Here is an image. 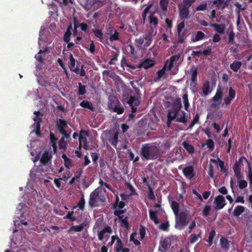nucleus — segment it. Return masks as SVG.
<instances>
[{
  "mask_svg": "<svg viewBox=\"0 0 252 252\" xmlns=\"http://www.w3.org/2000/svg\"><path fill=\"white\" fill-rule=\"evenodd\" d=\"M141 155L143 159H156L160 157L159 148L149 144H144L141 148Z\"/></svg>",
  "mask_w": 252,
  "mask_h": 252,
  "instance_id": "obj_1",
  "label": "nucleus"
},
{
  "mask_svg": "<svg viewBox=\"0 0 252 252\" xmlns=\"http://www.w3.org/2000/svg\"><path fill=\"white\" fill-rule=\"evenodd\" d=\"M177 216L178 217L176 220V226L179 229H183L189 223L188 214L187 211H182L179 213Z\"/></svg>",
  "mask_w": 252,
  "mask_h": 252,
  "instance_id": "obj_2",
  "label": "nucleus"
},
{
  "mask_svg": "<svg viewBox=\"0 0 252 252\" xmlns=\"http://www.w3.org/2000/svg\"><path fill=\"white\" fill-rule=\"evenodd\" d=\"M124 103L129 105L131 108V112L135 113L137 110V107L140 104L139 99L135 96H130L129 98H125L123 100Z\"/></svg>",
  "mask_w": 252,
  "mask_h": 252,
  "instance_id": "obj_3",
  "label": "nucleus"
},
{
  "mask_svg": "<svg viewBox=\"0 0 252 252\" xmlns=\"http://www.w3.org/2000/svg\"><path fill=\"white\" fill-rule=\"evenodd\" d=\"M99 199L102 200L100 198V193L97 189H95L90 193L89 201V206L92 208L98 206Z\"/></svg>",
  "mask_w": 252,
  "mask_h": 252,
  "instance_id": "obj_4",
  "label": "nucleus"
},
{
  "mask_svg": "<svg viewBox=\"0 0 252 252\" xmlns=\"http://www.w3.org/2000/svg\"><path fill=\"white\" fill-rule=\"evenodd\" d=\"M214 203V209L216 211L222 209L226 205L225 198L221 195H219L215 197Z\"/></svg>",
  "mask_w": 252,
  "mask_h": 252,
  "instance_id": "obj_5",
  "label": "nucleus"
},
{
  "mask_svg": "<svg viewBox=\"0 0 252 252\" xmlns=\"http://www.w3.org/2000/svg\"><path fill=\"white\" fill-rule=\"evenodd\" d=\"M197 67L193 65L190 68L189 73L191 74V83L190 85L193 87H195L197 85V76L198 74Z\"/></svg>",
  "mask_w": 252,
  "mask_h": 252,
  "instance_id": "obj_6",
  "label": "nucleus"
},
{
  "mask_svg": "<svg viewBox=\"0 0 252 252\" xmlns=\"http://www.w3.org/2000/svg\"><path fill=\"white\" fill-rule=\"evenodd\" d=\"M184 175L188 179L191 180L195 176V173L192 165H189L183 169Z\"/></svg>",
  "mask_w": 252,
  "mask_h": 252,
  "instance_id": "obj_7",
  "label": "nucleus"
},
{
  "mask_svg": "<svg viewBox=\"0 0 252 252\" xmlns=\"http://www.w3.org/2000/svg\"><path fill=\"white\" fill-rule=\"evenodd\" d=\"M179 13L180 18L182 20L187 19L189 18V8L179 4Z\"/></svg>",
  "mask_w": 252,
  "mask_h": 252,
  "instance_id": "obj_8",
  "label": "nucleus"
},
{
  "mask_svg": "<svg viewBox=\"0 0 252 252\" xmlns=\"http://www.w3.org/2000/svg\"><path fill=\"white\" fill-rule=\"evenodd\" d=\"M79 3L86 11H89L93 8L95 0H78Z\"/></svg>",
  "mask_w": 252,
  "mask_h": 252,
  "instance_id": "obj_9",
  "label": "nucleus"
},
{
  "mask_svg": "<svg viewBox=\"0 0 252 252\" xmlns=\"http://www.w3.org/2000/svg\"><path fill=\"white\" fill-rule=\"evenodd\" d=\"M245 160L248 164V178L250 181V184L252 185V169L251 168V165L249 162V161L247 160V159L244 157V156L241 157L240 158L238 161H236V162L239 164V165H243V160Z\"/></svg>",
  "mask_w": 252,
  "mask_h": 252,
  "instance_id": "obj_10",
  "label": "nucleus"
},
{
  "mask_svg": "<svg viewBox=\"0 0 252 252\" xmlns=\"http://www.w3.org/2000/svg\"><path fill=\"white\" fill-rule=\"evenodd\" d=\"M236 91L232 87H230L228 91V95L224 99V102L226 106H228L231 103V101L234 99Z\"/></svg>",
  "mask_w": 252,
  "mask_h": 252,
  "instance_id": "obj_11",
  "label": "nucleus"
},
{
  "mask_svg": "<svg viewBox=\"0 0 252 252\" xmlns=\"http://www.w3.org/2000/svg\"><path fill=\"white\" fill-rule=\"evenodd\" d=\"M212 53V49L211 48H208L205 50H204L203 51H192L191 52V56L193 57V58H195L196 57H199V56L201 54H203L205 56H208Z\"/></svg>",
  "mask_w": 252,
  "mask_h": 252,
  "instance_id": "obj_12",
  "label": "nucleus"
},
{
  "mask_svg": "<svg viewBox=\"0 0 252 252\" xmlns=\"http://www.w3.org/2000/svg\"><path fill=\"white\" fill-rule=\"evenodd\" d=\"M155 65V62L154 60L147 59L145 60L143 62H141L139 65V67L143 68L144 69H148L153 67Z\"/></svg>",
  "mask_w": 252,
  "mask_h": 252,
  "instance_id": "obj_13",
  "label": "nucleus"
},
{
  "mask_svg": "<svg viewBox=\"0 0 252 252\" xmlns=\"http://www.w3.org/2000/svg\"><path fill=\"white\" fill-rule=\"evenodd\" d=\"M121 104L118 98L114 95H110L109 97L108 106L112 110L114 107Z\"/></svg>",
  "mask_w": 252,
  "mask_h": 252,
  "instance_id": "obj_14",
  "label": "nucleus"
},
{
  "mask_svg": "<svg viewBox=\"0 0 252 252\" xmlns=\"http://www.w3.org/2000/svg\"><path fill=\"white\" fill-rule=\"evenodd\" d=\"M109 234L112 233V230L110 226L107 225L98 233V239L99 241H102L104 237V235L106 233Z\"/></svg>",
  "mask_w": 252,
  "mask_h": 252,
  "instance_id": "obj_15",
  "label": "nucleus"
},
{
  "mask_svg": "<svg viewBox=\"0 0 252 252\" xmlns=\"http://www.w3.org/2000/svg\"><path fill=\"white\" fill-rule=\"evenodd\" d=\"M52 155L48 152H45L42 155L40 159V163L42 164L45 165L49 162H50L52 159Z\"/></svg>",
  "mask_w": 252,
  "mask_h": 252,
  "instance_id": "obj_16",
  "label": "nucleus"
},
{
  "mask_svg": "<svg viewBox=\"0 0 252 252\" xmlns=\"http://www.w3.org/2000/svg\"><path fill=\"white\" fill-rule=\"evenodd\" d=\"M210 26L212 28H214L215 31L220 34H223L224 32L225 26L224 25L222 24H210Z\"/></svg>",
  "mask_w": 252,
  "mask_h": 252,
  "instance_id": "obj_17",
  "label": "nucleus"
},
{
  "mask_svg": "<svg viewBox=\"0 0 252 252\" xmlns=\"http://www.w3.org/2000/svg\"><path fill=\"white\" fill-rule=\"evenodd\" d=\"M171 243L170 240L167 238H164L161 240L159 243V248L162 249V251H167L170 247Z\"/></svg>",
  "mask_w": 252,
  "mask_h": 252,
  "instance_id": "obj_18",
  "label": "nucleus"
},
{
  "mask_svg": "<svg viewBox=\"0 0 252 252\" xmlns=\"http://www.w3.org/2000/svg\"><path fill=\"white\" fill-rule=\"evenodd\" d=\"M87 225V224L83 222L78 225H73L68 230V233H70L71 231H74V232H81L83 230L84 227Z\"/></svg>",
  "mask_w": 252,
  "mask_h": 252,
  "instance_id": "obj_19",
  "label": "nucleus"
},
{
  "mask_svg": "<svg viewBox=\"0 0 252 252\" xmlns=\"http://www.w3.org/2000/svg\"><path fill=\"white\" fill-rule=\"evenodd\" d=\"M92 31L93 33H94L95 36L98 38L99 41L103 43L104 42V39L102 30L96 29H92Z\"/></svg>",
  "mask_w": 252,
  "mask_h": 252,
  "instance_id": "obj_20",
  "label": "nucleus"
},
{
  "mask_svg": "<svg viewBox=\"0 0 252 252\" xmlns=\"http://www.w3.org/2000/svg\"><path fill=\"white\" fill-rule=\"evenodd\" d=\"M56 126L57 129L59 131L64 129L67 126V123L65 120L59 118L57 119Z\"/></svg>",
  "mask_w": 252,
  "mask_h": 252,
  "instance_id": "obj_21",
  "label": "nucleus"
},
{
  "mask_svg": "<svg viewBox=\"0 0 252 252\" xmlns=\"http://www.w3.org/2000/svg\"><path fill=\"white\" fill-rule=\"evenodd\" d=\"M245 239L248 243L252 242V226H247L245 232Z\"/></svg>",
  "mask_w": 252,
  "mask_h": 252,
  "instance_id": "obj_22",
  "label": "nucleus"
},
{
  "mask_svg": "<svg viewBox=\"0 0 252 252\" xmlns=\"http://www.w3.org/2000/svg\"><path fill=\"white\" fill-rule=\"evenodd\" d=\"M64 160V165L68 169L72 167V160L68 158L65 154H63L62 156Z\"/></svg>",
  "mask_w": 252,
  "mask_h": 252,
  "instance_id": "obj_23",
  "label": "nucleus"
},
{
  "mask_svg": "<svg viewBox=\"0 0 252 252\" xmlns=\"http://www.w3.org/2000/svg\"><path fill=\"white\" fill-rule=\"evenodd\" d=\"M229 242L228 239L224 237H222L220 239V245L221 247L227 251L229 249Z\"/></svg>",
  "mask_w": 252,
  "mask_h": 252,
  "instance_id": "obj_24",
  "label": "nucleus"
},
{
  "mask_svg": "<svg viewBox=\"0 0 252 252\" xmlns=\"http://www.w3.org/2000/svg\"><path fill=\"white\" fill-rule=\"evenodd\" d=\"M211 161L214 163H216L217 162L219 166L220 167V171L223 173H226V176L227 175V169L226 168V167H224V162L223 161H222L221 160H220L219 158H217V160H215V159H211Z\"/></svg>",
  "mask_w": 252,
  "mask_h": 252,
  "instance_id": "obj_25",
  "label": "nucleus"
},
{
  "mask_svg": "<svg viewBox=\"0 0 252 252\" xmlns=\"http://www.w3.org/2000/svg\"><path fill=\"white\" fill-rule=\"evenodd\" d=\"M242 66V63L240 61H234L230 65V68L233 71L237 72Z\"/></svg>",
  "mask_w": 252,
  "mask_h": 252,
  "instance_id": "obj_26",
  "label": "nucleus"
},
{
  "mask_svg": "<svg viewBox=\"0 0 252 252\" xmlns=\"http://www.w3.org/2000/svg\"><path fill=\"white\" fill-rule=\"evenodd\" d=\"M118 135L119 132L116 131L114 133L113 136L108 139L109 141L115 148H117V145L118 142Z\"/></svg>",
  "mask_w": 252,
  "mask_h": 252,
  "instance_id": "obj_27",
  "label": "nucleus"
},
{
  "mask_svg": "<svg viewBox=\"0 0 252 252\" xmlns=\"http://www.w3.org/2000/svg\"><path fill=\"white\" fill-rule=\"evenodd\" d=\"M182 107L181 99L180 97L176 98L173 101L171 108L180 111Z\"/></svg>",
  "mask_w": 252,
  "mask_h": 252,
  "instance_id": "obj_28",
  "label": "nucleus"
},
{
  "mask_svg": "<svg viewBox=\"0 0 252 252\" xmlns=\"http://www.w3.org/2000/svg\"><path fill=\"white\" fill-rule=\"evenodd\" d=\"M245 209V207L241 205H238L236 206L233 212V215L235 217H238L241 214H242Z\"/></svg>",
  "mask_w": 252,
  "mask_h": 252,
  "instance_id": "obj_29",
  "label": "nucleus"
},
{
  "mask_svg": "<svg viewBox=\"0 0 252 252\" xmlns=\"http://www.w3.org/2000/svg\"><path fill=\"white\" fill-rule=\"evenodd\" d=\"M69 62L68 63V67L71 72H73V69H75V67L76 60L73 57V55L71 53L69 54Z\"/></svg>",
  "mask_w": 252,
  "mask_h": 252,
  "instance_id": "obj_30",
  "label": "nucleus"
},
{
  "mask_svg": "<svg viewBox=\"0 0 252 252\" xmlns=\"http://www.w3.org/2000/svg\"><path fill=\"white\" fill-rule=\"evenodd\" d=\"M222 97V92L220 86L218 87L217 90L215 95L213 97L212 100L214 102H217L221 99Z\"/></svg>",
  "mask_w": 252,
  "mask_h": 252,
  "instance_id": "obj_31",
  "label": "nucleus"
},
{
  "mask_svg": "<svg viewBox=\"0 0 252 252\" xmlns=\"http://www.w3.org/2000/svg\"><path fill=\"white\" fill-rule=\"evenodd\" d=\"M149 217L150 219L153 220L156 224H157L159 223V220L158 218L157 212L156 211L150 210Z\"/></svg>",
  "mask_w": 252,
  "mask_h": 252,
  "instance_id": "obj_32",
  "label": "nucleus"
},
{
  "mask_svg": "<svg viewBox=\"0 0 252 252\" xmlns=\"http://www.w3.org/2000/svg\"><path fill=\"white\" fill-rule=\"evenodd\" d=\"M155 12H153L149 16V23L150 24L156 27L158 24V19L156 17Z\"/></svg>",
  "mask_w": 252,
  "mask_h": 252,
  "instance_id": "obj_33",
  "label": "nucleus"
},
{
  "mask_svg": "<svg viewBox=\"0 0 252 252\" xmlns=\"http://www.w3.org/2000/svg\"><path fill=\"white\" fill-rule=\"evenodd\" d=\"M80 105L82 107L89 109L92 111H94V108L93 107L92 103L87 100H83L80 103Z\"/></svg>",
  "mask_w": 252,
  "mask_h": 252,
  "instance_id": "obj_34",
  "label": "nucleus"
},
{
  "mask_svg": "<svg viewBox=\"0 0 252 252\" xmlns=\"http://www.w3.org/2000/svg\"><path fill=\"white\" fill-rule=\"evenodd\" d=\"M169 1V0H160L159 1V5L163 14H165L167 11Z\"/></svg>",
  "mask_w": 252,
  "mask_h": 252,
  "instance_id": "obj_35",
  "label": "nucleus"
},
{
  "mask_svg": "<svg viewBox=\"0 0 252 252\" xmlns=\"http://www.w3.org/2000/svg\"><path fill=\"white\" fill-rule=\"evenodd\" d=\"M33 120L35 122V126L36 128V134L40 132V123L41 122V119L39 117V116H35Z\"/></svg>",
  "mask_w": 252,
  "mask_h": 252,
  "instance_id": "obj_36",
  "label": "nucleus"
},
{
  "mask_svg": "<svg viewBox=\"0 0 252 252\" xmlns=\"http://www.w3.org/2000/svg\"><path fill=\"white\" fill-rule=\"evenodd\" d=\"M205 37V34L201 31H198L195 37H192L191 41L192 42H196L202 40Z\"/></svg>",
  "mask_w": 252,
  "mask_h": 252,
  "instance_id": "obj_37",
  "label": "nucleus"
},
{
  "mask_svg": "<svg viewBox=\"0 0 252 252\" xmlns=\"http://www.w3.org/2000/svg\"><path fill=\"white\" fill-rule=\"evenodd\" d=\"M183 146L184 148L189 153L193 154L194 152V148L191 145L188 143L187 142L184 141L183 142Z\"/></svg>",
  "mask_w": 252,
  "mask_h": 252,
  "instance_id": "obj_38",
  "label": "nucleus"
},
{
  "mask_svg": "<svg viewBox=\"0 0 252 252\" xmlns=\"http://www.w3.org/2000/svg\"><path fill=\"white\" fill-rule=\"evenodd\" d=\"M171 207L175 215L177 216L179 212V204L175 201H173L171 202Z\"/></svg>",
  "mask_w": 252,
  "mask_h": 252,
  "instance_id": "obj_39",
  "label": "nucleus"
},
{
  "mask_svg": "<svg viewBox=\"0 0 252 252\" xmlns=\"http://www.w3.org/2000/svg\"><path fill=\"white\" fill-rule=\"evenodd\" d=\"M83 67L84 65H82L80 69L78 67H77L75 69H73V72L77 74H79L81 76H85L86 78H88V76H86V71Z\"/></svg>",
  "mask_w": 252,
  "mask_h": 252,
  "instance_id": "obj_40",
  "label": "nucleus"
},
{
  "mask_svg": "<svg viewBox=\"0 0 252 252\" xmlns=\"http://www.w3.org/2000/svg\"><path fill=\"white\" fill-rule=\"evenodd\" d=\"M123 243L119 238H117V242L114 247L116 252H121V250L123 248Z\"/></svg>",
  "mask_w": 252,
  "mask_h": 252,
  "instance_id": "obj_41",
  "label": "nucleus"
},
{
  "mask_svg": "<svg viewBox=\"0 0 252 252\" xmlns=\"http://www.w3.org/2000/svg\"><path fill=\"white\" fill-rule=\"evenodd\" d=\"M152 6H153L152 4H150L143 10L142 14V21H143V24H145V21L146 20L147 14V13H148L149 12L150 9L152 7Z\"/></svg>",
  "mask_w": 252,
  "mask_h": 252,
  "instance_id": "obj_42",
  "label": "nucleus"
},
{
  "mask_svg": "<svg viewBox=\"0 0 252 252\" xmlns=\"http://www.w3.org/2000/svg\"><path fill=\"white\" fill-rule=\"evenodd\" d=\"M179 111L171 108L170 109L168 110V113L167 117H171L172 119H176Z\"/></svg>",
  "mask_w": 252,
  "mask_h": 252,
  "instance_id": "obj_43",
  "label": "nucleus"
},
{
  "mask_svg": "<svg viewBox=\"0 0 252 252\" xmlns=\"http://www.w3.org/2000/svg\"><path fill=\"white\" fill-rule=\"evenodd\" d=\"M167 63H165L162 69L158 70L157 72V75L158 76V79L159 80L163 76V75L165 73V70H166V67L167 66Z\"/></svg>",
  "mask_w": 252,
  "mask_h": 252,
  "instance_id": "obj_44",
  "label": "nucleus"
},
{
  "mask_svg": "<svg viewBox=\"0 0 252 252\" xmlns=\"http://www.w3.org/2000/svg\"><path fill=\"white\" fill-rule=\"evenodd\" d=\"M85 200L84 198V195L82 194L80 199L77 204L76 207H78L79 210L83 211L85 208Z\"/></svg>",
  "mask_w": 252,
  "mask_h": 252,
  "instance_id": "obj_45",
  "label": "nucleus"
},
{
  "mask_svg": "<svg viewBox=\"0 0 252 252\" xmlns=\"http://www.w3.org/2000/svg\"><path fill=\"white\" fill-rule=\"evenodd\" d=\"M143 38H144V40H145V46L146 47L150 46L153 40L152 35L149 33L143 34Z\"/></svg>",
  "mask_w": 252,
  "mask_h": 252,
  "instance_id": "obj_46",
  "label": "nucleus"
},
{
  "mask_svg": "<svg viewBox=\"0 0 252 252\" xmlns=\"http://www.w3.org/2000/svg\"><path fill=\"white\" fill-rule=\"evenodd\" d=\"M182 116L178 118H176L175 121L177 122L182 123L183 124L187 123L188 121V119L186 116V113L184 111H182Z\"/></svg>",
  "mask_w": 252,
  "mask_h": 252,
  "instance_id": "obj_47",
  "label": "nucleus"
},
{
  "mask_svg": "<svg viewBox=\"0 0 252 252\" xmlns=\"http://www.w3.org/2000/svg\"><path fill=\"white\" fill-rule=\"evenodd\" d=\"M210 86H209V82L208 81H206L204 83L202 90L203 93L205 95H208L210 93Z\"/></svg>",
  "mask_w": 252,
  "mask_h": 252,
  "instance_id": "obj_48",
  "label": "nucleus"
},
{
  "mask_svg": "<svg viewBox=\"0 0 252 252\" xmlns=\"http://www.w3.org/2000/svg\"><path fill=\"white\" fill-rule=\"evenodd\" d=\"M147 186H148V196L149 199L152 201H155L156 197L154 195V192L153 190L152 187L150 186V185H147Z\"/></svg>",
  "mask_w": 252,
  "mask_h": 252,
  "instance_id": "obj_49",
  "label": "nucleus"
},
{
  "mask_svg": "<svg viewBox=\"0 0 252 252\" xmlns=\"http://www.w3.org/2000/svg\"><path fill=\"white\" fill-rule=\"evenodd\" d=\"M86 93V86L83 85L81 83H78V90L77 94L78 95H84Z\"/></svg>",
  "mask_w": 252,
  "mask_h": 252,
  "instance_id": "obj_50",
  "label": "nucleus"
},
{
  "mask_svg": "<svg viewBox=\"0 0 252 252\" xmlns=\"http://www.w3.org/2000/svg\"><path fill=\"white\" fill-rule=\"evenodd\" d=\"M201 231L200 230L199 234L197 235L195 234H192L190 236V243L191 244H194V243H195L197 241L198 239L201 237Z\"/></svg>",
  "mask_w": 252,
  "mask_h": 252,
  "instance_id": "obj_51",
  "label": "nucleus"
},
{
  "mask_svg": "<svg viewBox=\"0 0 252 252\" xmlns=\"http://www.w3.org/2000/svg\"><path fill=\"white\" fill-rule=\"evenodd\" d=\"M126 186L127 188L130 191V193L129 194V196L137 195V193L136 192L135 189L130 183H126Z\"/></svg>",
  "mask_w": 252,
  "mask_h": 252,
  "instance_id": "obj_52",
  "label": "nucleus"
},
{
  "mask_svg": "<svg viewBox=\"0 0 252 252\" xmlns=\"http://www.w3.org/2000/svg\"><path fill=\"white\" fill-rule=\"evenodd\" d=\"M50 139L51 143H52V145L53 147L54 150L55 151L57 149V146L56 141L57 140V138L55 136L54 134L52 133H50Z\"/></svg>",
  "mask_w": 252,
  "mask_h": 252,
  "instance_id": "obj_53",
  "label": "nucleus"
},
{
  "mask_svg": "<svg viewBox=\"0 0 252 252\" xmlns=\"http://www.w3.org/2000/svg\"><path fill=\"white\" fill-rule=\"evenodd\" d=\"M47 51V49L44 50H40L37 54L35 56V58L39 62L41 63H43L44 62V59L40 55L42 53H45Z\"/></svg>",
  "mask_w": 252,
  "mask_h": 252,
  "instance_id": "obj_54",
  "label": "nucleus"
},
{
  "mask_svg": "<svg viewBox=\"0 0 252 252\" xmlns=\"http://www.w3.org/2000/svg\"><path fill=\"white\" fill-rule=\"evenodd\" d=\"M121 104H119L116 107H114L112 110L113 112H116L118 114H122L124 112V109L121 107Z\"/></svg>",
  "mask_w": 252,
  "mask_h": 252,
  "instance_id": "obj_55",
  "label": "nucleus"
},
{
  "mask_svg": "<svg viewBox=\"0 0 252 252\" xmlns=\"http://www.w3.org/2000/svg\"><path fill=\"white\" fill-rule=\"evenodd\" d=\"M207 3L206 1H203L196 8V11H204L207 9Z\"/></svg>",
  "mask_w": 252,
  "mask_h": 252,
  "instance_id": "obj_56",
  "label": "nucleus"
},
{
  "mask_svg": "<svg viewBox=\"0 0 252 252\" xmlns=\"http://www.w3.org/2000/svg\"><path fill=\"white\" fill-rule=\"evenodd\" d=\"M211 208L209 205H206L203 210V215L205 217H208L210 215V212Z\"/></svg>",
  "mask_w": 252,
  "mask_h": 252,
  "instance_id": "obj_57",
  "label": "nucleus"
},
{
  "mask_svg": "<svg viewBox=\"0 0 252 252\" xmlns=\"http://www.w3.org/2000/svg\"><path fill=\"white\" fill-rule=\"evenodd\" d=\"M169 223L168 221L161 223L158 226V228L163 231H167L168 230Z\"/></svg>",
  "mask_w": 252,
  "mask_h": 252,
  "instance_id": "obj_58",
  "label": "nucleus"
},
{
  "mask_svg": "<svg viewBox=\"0 0 252 252\" xmlns=\"http://www.w3.org/2000/svg\"><path fill=\"white\" fill-rule=\"evenodd\" d=\"M183 101L184 103L185 109L188 110V108L189 106V104L188 100V95L187 94H184L183 96Z\"/></svg>",
  "mask_w": 252,
  "mask_h": 252,
  "instance_id": "obj_59",
  "label": "nucleus"
},
{
  "mask_svg": "<svg viewBox=\"0 0 252 252\" xmlns=\"http://www.w3.org/2000/svg\"><path fill=\"white\" fill-rule=\"evenodd\" d=\"M103 5V1L100 0H95V2L94 4L93 8L94 10H95L100 7H101Z\"/></svg>",
  "mask_w": 252,
  "mask_h": 252,
  "instance_id": "obj_60",
  "label": "nucleus"
},
{
  "mask_svg": "<svg viewBox=\"0 0 252 252\" xmlns=\"http://www.w3.org/2000/svg\"><path fill=\"white\" fill-rule=\"evenodd\" d=\"M109 40L111 42L119 40V32L116 30L115 31V32L113 34L110 36Z\"/></svg>",
  "mask_w": 252,
  "mask_h": 252,
  "instance_id": "obj_61",
  "label": "nucleus"
},
{
  "mask_svg": "<svg viewBox=\"0 0 252 252\" xmlns=\"http://www.w3.org/2000/svg\"><path fill=\"white\" fill-rule=\"evenodd\" d=\"M195 1V0H183V4L181 5L189 8Z\"/></svg>",
  "mask_w": 252,
  "mask_h": 252,
  "instance_id": "obj_62",
  "label": "nucleus"
},
{
  "mask_svg": "<svg viewBox=\"0 0 252 252\" xmlns=\"http://www.w3.org/2000/svg\"><path fill=\"white\" fill-rule=\"evenodd\" d=\"M129 47V52L130 53V55H131V57L134 59H136L137 58V53L135 51V48L134 47L131 45H128Z\"/></svg>",
  "mask_w": 252,
  "mask_h": 252,
  "instance_id": "obj_63",
  "label": "nucleus"
},
{
  "mask_svg": "<svg viewBox=\"0 0 252 252\" xmlns=\"http://www.w3.org/2000/svg\"><path fill=\"white\" fill-rule=\"evenodd\" d=\"M206 145L211 151H213L214 149L215 145L212 139H209L207 140L206 141Z\"/></svg>",
  "mask_w": 252,
  "mask_h": 252,
  "instance_id": "obj_64",
  "label": "nucleus"
}]
</instances>
